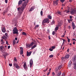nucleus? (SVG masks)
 I'll use <instances>...</instances> for the list:
<instances>
[{
  "label": "nucleus",
  "instance_id": "nucleus-7",
  "mask_svg": "<svg viewBox=\"0 0 76 76\" xmlns=\"http://www.w3.org/2000/svg\"><path fill=\"white\" fill-rule=\"evenodd\" d=\"M33 65V61L32 59H31L30 61V67H32V66Z\"/></svg>",
  "mask_w": 76,
  "mask_h": 76
},
{
  "label": "nucleus",
  "instance_id": "nucleus-2",
  "mask_svg": "<svg viewBox=\"0 0 76 76\" xmlns=\"http://www.w3.org/2000/svg\"><path fill=\"white\" fill-rule=\"evenodd\" d=\"M72 61H73V65H74V69L76 70V57H75L72 58Z\"/></svg>",
  "mask_w": 76,
  "mask_h": 76
},
{
  "label": "nucleus",
  "instance_id": "nucleus-5",
  "mask_svg": "<svg viewBox=\"0 0 76 76\" xmlns=\"http://www.w3.org/2000/svg\"><path fill=\"white\" fill-rule=\"evenodd\" d=\"M6 50V49L3 46H1L0 47V50L1 51H4Z\"/></svg>",
  "mask_w": 76,
  "mask_h": 76
},
{
  "label": "nucleus",
  "instance_id": "nucleus-26",
  "mask_svg": "<svg viewBox=\"0 0 76 76\" xmlns=\"http://www.w3.org/2000/svg\"><path fill=\"white\" fill-rule=\"evenodd\" d=\"M1 44H4V41H3V39H1Z\"/></svg>",
  "mask_w": 76,
  "mask_h": 76
},
{
  "label": "nucleus",
  "instance_id": "nucleus-29",
  "mask_svg": "<svg viewBox=\"0 0 76 76\" xmlns=\"http://www.w3.org/2000/svg\"><path fill=\"white\" fill-rule=\"evenodd\" d=\"M34 42H32L30 44V47H31V46H32V45H34Z\"/></svg>",
  "mask_w": 76,
  "mask_h": 76
},
{
  "label": "nucleus",
  "instance_id": "nucleus-28",
  "mask_svg": "<svg viewBox=\"0 0 76 76\" xmlns=\"http://www.w3.org/2000/svg\"><path fill=\"white\" fill-rule=\"evenodd\" d=\"M16 43V41L15 40H13V45H14L15 43Z\"/></svg>",
  "mask_w": 76,
  "mask_h": 76
},
{
  "label": "nucleus",
  "instance_id": "nucleus-3",
  "mask_svg": "<svg viewBox=\"0 0 76 76\" xmlns=\"http://www.w3.org/2000/svg\"><path fill=\"white\" fill-rule=\"evenodd\" d=\"M13 33L14 34H18L19 33H18V30L17 29L16 27H15L13 29Z\"/></svg>",
  "mask_w": 76,
  "mask_h": 76
},
{
  "label": "nucleus",
  "instance_id": "nucleus-43",
  "mask_svg": "<svg viewBox=\"0 0 76 76\" xmlns=\"http://www.w3.org/2000/svg\"><path fill=\"white\" fill-rule=\"evenodd\" d=\"M14 60L15 61H17V59L16 58H15Z\"/></svg>",
  "mask_w": 76,
  "mask_h": 76
},
{
  "label": "nucleus",
  "instance_id": "nucleus-41",
  "mask_svg": "<svg viewBox=\"0 0 76 76\" xmlns=\"http://www.w3.org/2000/svg\"><path fill=\"white\" fill-rule=\"evenodd\" d=\"M49 50H50V51H53V50L51 48H50L49 49Z\"/></svg>",
  "mask_w": 76,
  "mask_h": 76
},
{
  "label": "nucleus",
  "instance_id": "nucleus-14",
  "mask_svg": "<svg viewBox=\"0 0 76 76\" xmlns=\"http://www.w3.org/2000/svg\"><path fill=\"white\" fill-rule=\"evenodd\" d=\"M72 64V61H70L68 64V67H70Z\"/></svg>",
  "mask_w": 76,
  "mask_h": 76
},
{
  "label": "nucleus",
  "instance_id": "nucleus-56",
  "mask_svg": "<svg viewBox=\"0 0 76 76\" xmlns=\"http://www.w3.org/2000/svg\"><path fill=\"white\" fill-rule=\"evenodd\" d=\"M73 44H75V41H74L73 42Z\"/></svg>",
  "mask_w": 76,
  "mask_h": 76
},
{
  "label": "nucleus",
  "instance_id": "nucleus-38",
  "mask_svg": "<svg viewBox=\"0 0 76 76\" xmlns=\"http://www.w3.org/2000/svg\"><path fill=\"white\" fill-rule=\"evenodd\" d=\"M58 13L60 15H61V12H58Z\"/></svg>",
  "mask_w": 76,
  "mask_h": 76
},
{
  "label": "nucleus",
  "instance_id": "nucleus-58",
  "mask_svg": "<svg viewBox=\"0 0 76 76\" xmlns=\"http://www.w3.org/2000/svg\"><path fill=\"white\" fill-rule=\"evenodd\" d=\"M9 55V54H8V53H6V56H8Z\"/></svg>",
  "mask_w": 76,
  "mask_h": 76
},
{
  "label": "nucleus",
  "instance_id": "nucleus-50",
  "mask_svg": "<svg viewBox=\"0 0 76 76\" xmlns=\"http://www.w3.org/2000/svg\"><path fill=\"white\" fill-rule=\"evenodd\" d=\"M5 2L6 3H7V0H5Z\"/></svg>",
  "mask_w": 76,
  "mask_h": 76
},
{
  "label": "nucleus",
  "instance_id": "nucleus-33",
  "mask_svg": "<svg viewBox=\"0 0 76 76\" xmlns=\"http://www.w3.org/2000/svg\"><path fill=\"white\" fill-rule=\"evenodd\" d=\"M48 18H49V19H51V18H52V17L51 16H50V15H49L48 16Z\"/></svg>",
  "mask_w": 76,
  "mask_h": 76
},
{
  "label": "nucleus",
  "instance_id": "nucleus-60",
  "mask_svg": "<svg viewBox=\"0 0 76 76\" xmlns=\"http://www.w3.org/2000/svg\"><path fill=\"white\" fill-rule=\"evenodd\" d=\"M47 70H48V69H45V70H44V71H45V72H46V71H47Z\"/></svg>",
  "mask_w": 76,
  "mask_h": 76
},
{
  "label": "nucleus",
  "instance_id": "nucleus-16",
  "mask_svg": "<svg viewBox=\"0 0 76 76\" xmlns=\"http://www.w3.org/2000/svg\"><path fill=\"white\" fill-rule=\"evenodd\" d=\"M26 48H29V47H31L30 44H27L26 45Z\"/></svg>",
  "mask_w": 76,
  "mask_h": 76
},
{
  "label": "nucleus",
  "instance_id": "nucleus-34",
  "mask_svg": "<svg viewBox=\"0 0 76 76\" xmlns=\"http://www.w3.org/2000/svg\"><path fill=\"white\" fill-rule=\"evenodd\" d=\"M58 27H56L55 28V30H56V31H57V30H58Z\"/></svg>",
  "mask_w": 76,
  "mask_h": 76
},
{
  "label": "nucleus",
  "instance_id": "nucleus-22",
  "mask_svg": "<svg viewBox=\"0 0 76 76\" xmlns=\"http://www.w3.org/2000/svg\"><path fill=\"white\" fill-rule=\"evenodd\" d=\"M69 57H70V55L69 54L66 55L65 56V57L66 58H68Z\"/></svg>",
  "mask_w": 76,
  "mask_h": 76
},
{
  "label": "nucleus",
  "instance_id": "nucleus-59",
  "mask_svg": "<svg viewBox=\"0 0 76 76\" xmlns=\"http://www.w3.org/2000/svg\"><path fill=\"white\" fill-rule=\"evenodd\" d=\"M15 40H18V38H17V37L15 38Z\"/></svg>",
  "mask_w": 76,
  "mask_h": 76
},
{
  "label": "nucleus",
  "instance_id": "nucleus-47",
  "mask_svg": "<svg viewBox=\"0 0 76 76\" xmlns=\"http://www.w3.org/2000/svg\"><path fill=\"white\" fill-rule=\"evenodd\" d=\"M5 36L7 37V33H6L5 34Z\"/></svg>",
  "mask_w": 76,
  "mask_h": 76
},
{
  "label": "nucleus",
  "instance_id": "nucleus-51",
  "mask_svg": "<svg viewBox=\"0 0 76 76\" xmlns=\"http://www.w3.org/2000/svg\"><path fill=\"white\" fill-rule=\"evenodd\" d=\"M68 22H69V23H70V20H68Z\"/></svg>",
  "mask_w": 76,
  "mask_h": 76
},
{
  "label": "nucleus",
  "instance_id": "nucleus-23",
  "mask_svg": "<svg viewBox=\"0 0 76 76\" xmlns=\"http://www.w3.org/2000/svg\"><path fill=\"white\" fill-rule=\"evenodd\" d=\"M31 54V52H30L29 53H27V56H29Z\"/></svg>",
  "mask_w": 76,
  "mask_h": 76
},
{
  "label": "nucleus",
  "instance_id": "nucleus-15",
  "mask_svg": "<svg viewBox=\"0 0 76 76\" xmlns=\"http://www.w3.org/2000/svg\"><path fill=\"white\" fill-rule=\"evenodd\" d=\"M34 9V7H31L30 10H29V12H31V11H32V10H33Z\"/></svg>",
  "mask_w": 76,
  "mask_h": 76
},
{
  "label": "nucleus",
  "instance_id": "nucleus-37",
  "mask_svg": "<svg viewBox=\"0 0 76 76\" xmlns=\"http://www.w3.org/2000/svg\"><path fill=\"white\" fill-rule=\"evenodd\" d=\"M65 0H60V1L61 3H64Z\"/></svg>",
  "mask_w": 76,
  "mask_h": 76
},
{
  "label": "nucleus",
  "instance_id": "nucleus-62",
  "mask_svg": "<svg viewBox=\"0 0 76 76\" xmlns=\"http://www.w3.org/2000/svg\"><path fill=\"white\" fill-rule=\"evenodd\" d=\"M68 28H69V29H70V26H68Z\"/></svg>",
  "mask_w": 76,
  "mask_h": 76
},
{
  "label": "nucleus",
  "instance_id": "nucleus-17",
  "mask_svg": "<svg viewBox=\"0 0 76 76\" xmlns=\"http://www.w3.org/2000/svg\"><path fill=\"white\" fill-rule=\"evenodd\" d=\"M50 22L52 25H53V24H54V23H55V21H54V20H52L50 21Z\"/></svg>",
  "mask_w": 76,
  "mask_h": 76
},
{
  "label": "nucleus",
  "instance_id": "nucleus-42",
  "mask_svg": "<svg viewBox=\"0 0 76 76\" xmlns=\"http://www.w3.org/2000/svg\"><path fill=\"white\" fill-rule=\"evenodd\" d=\"M52 75H53V76H54V75H55V73H54V72H53Z\"/></svg>",
  "mask_w": 76,
  "mask_h": 76
},
{
  "label": "nucleus",
  "instance_id": "nucleus-1",
  "mask_svg": "<svg viewBox=\"0 0 76 76\" xmlns=\"http://www.w3.org/2000/svg\"><path fill=\"white\" fill-rule=\"evenodd\" d=\"M28 3V2H24L22 5V6L21 7H19L18 8V11H19V13L20 14H21L23 12V11L24 10L26 4Z\"/></svg>",
  "mask_w": 76,
  "mask_h": 76
},
{
  "label": "nucleus",
  "instance_id": "nucleus-53",
  "mask_svg": "<svg viewBox=\"0 0 76 76\" xmlns=\"http://www.w3.org/2000/svg\"><path fill=\"white\" fill-rule=\"evenodd\" d=\"M69 18H70L71 19H72V18H73V16H70V17H69Z\"/></svg>",
  "mask_w": 76,
  "mask_h": 76
},
{
  "label": "nucleus",
  "instance_id": "nucleus-25",
  "mask_svg": "<svg viewBox=\"0 0 76 76\" xmlns=\"http://www.w3.org/2000/svg\"><path fill=\"white\" fill-rule=\"evenodd\" d=\"M57 67H58V69L59 70H60L61 67H62V65H60L59 66Z\"/></svg>",
  "mask_w": 76,
  "mask_h": 76
},
{
  "label": "nucleus",
  "instance_id": "nucleus-40",
  "mask_svg": "<svg viewBox=\"0 0 76 76\" xmlns=\"http://www.w3.org/2000/svg\"><path fill=\"white\" fill-rule=\"evenodd\" d=\"M65 12H66V13H69V11H65Z\"/></svg>",
  "mask_w": 76,
  "mask_h": 76
},
{
  "label": "nucleus",
  "instance_id": "nucleus-49",
  "mask_svg": "<svg viewBox=\"0 0 76 76\" xmlns=\"http://www.w3.org/2000/svg\"><path fill=\"white\" fill-rule=\"evenodd\" d=\"M68 42H70V39H68Z\"/></svg>",
  "mask_w": 76,
  "mask_h": 76
},
{
  "label": "nucleus",
  "instance_id": "nucleus-46",
  "mask_svg": "<svg viewBox=\"0 0 76 76\" xmlns=\"http://www.w3.org/2000/svg\"><path fill=\"white\" fill-rule=\"evenodd\" d=\"M62 40H63V44H64V42H65L66 41H65L64 40V39H62Z\"/></svg>",
  "mask_w": 76,
  "mask_h": 76
},
{
  "label": "nucleus",
  "instance_id": "nucleus-44",
  "mask_svg": "<svg viewBox=\"0 0 76 76\" xmlns=\"http://www.w3.org/2000/svg\"><path fill=\"white\" fill-rule=\"evenodd\" d=\"M6 43L7 45H9V43H8V42L7 41H6Z\"/></svg>",
  "mask_w": 76,
  "mask_h": 76
},
{
  "label": "nucleus",
  "instance_id": "nucleus-10",
  "mask_svg": "<svg viewBox=\"0 0 76 76\" xmlns=\"http://www.w3.org/2000/svg\"><path fill=\"white\" fill-rule=\"evenodd\" d=\"M23 67L25 69H28V67L26 66V62H25L24 64Z\"/></svg>",
  "mask_w": 76,
  "mask_h": 76
},
{
  "label": "nucleus",
  "instance_id": "nucleus-45",
  "mask_svg": "<svg viewBox=\"0 0 76 76\" xmlns=\"http://www.w3.org/2000/svg\"><path fill=\"white\" fill-rule=\"evenodd\" d=\"M52 48L53 49H54V48H55V47H54V46H52Z\"/></svg>",
  "mask_w": 76,
  "mask_h": 76
},
{
  "label": "nucleus",
  "instance_id": "nucleus-21",
  "mask_svg": "<svg viewBox=\"0 0 76 76\" xmlns=\"http://www.w3.org/2000/svg\"><path fill=\"white\" fill-rule=\"evenodd\" d=\"M22 3V1L20 0L18 2V4H21Z\"/></svg>",
  "mask_w": 76,
  "mask_h": 76
},
{
  "label": "nucleus",
  "instance_id": "nucleus-4",
  "mask_svg": "<svg viewBox=\"0 0 76 76\" xmlns=\"http://www.w3.org/2000/svg\"><path fill=\"white\" fill-rule=\"evenodd\" d=\"M49 22H50L49 20H48V19L46 18H45L43 20V21L42 22V24H44L45 23H48Z\"/></svg>",
  "mask_w": 76,
  "mask_h": 76
},
{
  "label": "nucleus",
  "instance_id": "nucleus-36",
  "mask_svg": "<svg viewBox=\"0 0 76 76\" xmlns=\"http://www.w3.org/2000/svg\"><path fill=\"white\" fill-rule=\"evenodd\" d=\"M40 14H41V16H42V15H43V14H42V11H41Z\"/></svg>",
  "mask_w": 76,
  "mask_h": 76
},
{
  "label": "nucleus",
  "instance_id": "nucleus-8",
  "mask_svg": "<svg viewBox=\"0 0 76 76\" xmlns=\"http://www.w3.org/2000/svg\"><path fill=\"white\" fill-rule=\"evenodd\" d=\"M70 13L71 15H73L76 13V10H71Z\"/></svg>",
  "mask_w": 76,
  "mask_h": 76
},
{
  "label": "nucleus",
  "instance_id": "nucleus-48",
  "mask_svg": "<svg viewBox=\"0 0 76 76\" xmlns=\"http://www.w3.org/2000/svg\"><path fill=\"white\" fill-rule=\"evenodd\" d=\"M9 65L10 66H12V64H9Z\"/></svg>",
  "mask_w": 76,
  "mask_h": 76
},
{
  "label": "nucleus",
  "instance_id": "nucleus-27",
  "mask_svg": "<svg viewBox=\"0 0 76 76\" xmlns=\"http://www.w3.org/2000/svg\"><path fill=\"white\" fill-rule=\"evenodd\" d=\"M37 47V45H34L31 47V49H34V48H35Z\"/></svg>",
  "mask_w": 76,
  "mask_h": 76
},
{
  "label": "nucleus",
  "instance_id": "nucleus-13",
  "mask_svg": "<svg viewBox=\"0 0 76 76\" xmlns=\"http://www.w3.org/2000/svg\"><path fill=\"white\" fill-rule=\"evenodd\" d=\"M2 38L4 39V40H6L7 39V37H6L4 35L3 37H2Z\"/></svg>",
  "mask_w": 76,
  "mask_h": 76
},
{
  "label": "nucleus",
  "instance_id": "nucleus-35",
  "mask_svg": "<svg viewBox=\"0 0 76 76\" xmlns=\"http://www.w3.org/2000/svg\"><path fill=\"white\" fill-rule=\"evenodd\" d=\"M52 34L53 35H55V31H53V32Z\"/></svg>",
  "mask_w": 76,
  "mask_h": 76
},
{
  "label": "nucleus",
  "instance_id": "nucleus-18",
  "mask_svg": "<svg viewBox=\"0 0 76 76\" xmlns=\"http://www.w3.org/2000/svg\"><path fill=\"white\" fill-rule=\"evenodd\" d=\"M62 25V22H58V26H61Z\"/></svg>",
  "mask_w": 76,
  "mask_h": 76
},
{
  "label": "nucleus",
  "instance_id": "nucleus-20",
  "mask_svg": "<svg viewBox=\"0 0 76 76\" xmlns=\"http://www.w3.org/2000/svg\"><path fill=\"white\" fill-rule=\"evenodd\" d=\"M57 1H53V4H58V3H57Z\"/></svg>",
  "mask_w": 76,
  "mask_h": 76
},
{
  "label": "nucleus",
  "instance_id": "nucleus-54",
  "mask_svg": "<svg viewBox=\"0 0 76 76\" xmlns=\"http://www.w3.org/2000/svg\"><path fill=\"white\" fill-rule=\"evenodd\" d=\"M10 48V46H8V48L9 49V48Z\"/></svg>",
  "mask_w": 76,
  "mask_h": 76
},
{
  "label": "nucleus",
  "instance_id": "nucleus-6",
  "mask_svg": "<svg viewBox=\"0 0 76 76\" xmlns=\"http://www.w3.org/2000/svg\"><path fill=\"white\" fill-rule=\"evenodd\" d=\"M13 65L16 69H19V67H20L19 66H18V64L15 63H14Z\"/></svg>",
  "mask_w": 76,
  "mask_h": 76
},
{
  "label": "nucleus",
  "instance_id": "nucleus-12",
  "mask_svg": "<svg viewBox=\"0 0 76 76\" xmlns=\"http://www.w3.org/2000/svg\"><path fill=\"white\" fill-rule=\"evenodd\" d=\"M20 52H21L20 53L21 54H23V48H22V47H20Z\"/></svg>",
  "mask_w": 76,
  "mask_h": 76
},
{
  "label": "nucleus",
  "instance_id": "nucleus-11",
  "mask_svg": "<svg viewBox=\"0 0 76 76\" xmlns=\"http://www.w3.org/2000/svg\"><path fill=\"white\" fill-rule=\"evenodd\" d=\"M72 26L73 29H75V28H76V26H75L73 22H72Z\"/></svg>",
  "mask_w": 76,
  "mask_h": 76
},
{
  "label": "nucleus",
  "instance_id": "nucleus-31",
  "mask_svg": "<svg viewBox=\"0 0 76 76\" xmlns=\"http://www.w3.org/2000/svg\"><path fill=\"white\" fill-rule=\"evenodd\" d=\"M39 27V25H37L35 26V28H38Z\"/></svg>",
  "mask_w": 76,
  "mask_h": 76
},
{
  "label": "nucleus",
  "instance_id": "nucleus-63",
  "mask_svg": "<svg viewBox=\"0 0 76 76\" xmlns=\"http://www.w3.org/2000/svg\"><path fill=\"white\" fill-rule=\"evenodd\" d=\"M67 51L68 52H69V49H68L67 50Z\"/></svg>",
  "mask_w": 76,
  "mask_h": 76
},
{
  "label": "nucleus",
  "instance_id": "nucleus-9",
  "mask_svg": "<svg viewBox=\"0 0 76 76\" xmlns=\"http://www.w3.org/2000/svg\"><path fill=\"white\" fill-rule=\"evenodd\" d=\"M1 30L4 33L5 32H6V29L4 27L3 28L2 27H1Z\"/></svg>",
  "mask_w": 76,
  "mask_h": 76
},
{
  "label": "nucleus",
  "instance_id": "nucleus-39",
  "mask_svg": "<svg viewBox=\"0 0 76 76\" xmlns=\"http://www.w3.org/2000/svg\"><path fill=\"white\" fill-rule=\"evenodd\" d=\"M50 72H49L48 73H47V76H48V75H50Z\"/></svg>",
  "mask_w": 76,
  "mask_h": 76
},
{
  "label": "nucleus",
  "instance_id": "nucleus-57",
  "mask_svg": "<svg viewBox=\"0 0 76 76\" xmlns=\"http://www.w3.org/2000/svg\"><path fill=\"white\" fill-rule=\"evenodd\" d=\"M65 75L64 73L62 74V76H65Z\"/></svg>",
  "mask_w": 76,
  "mask_h": 76
},
{
  "label": "nucleus",
  "instance_id": "nucleus-61",
  "mask_svg": "<svg viewBox=\"0 0 76 76\" xmlns=\"http://www.w3.org/2000/svg\"><path fill=\"white\" fill-rule=\"evenodd\" d=\"M63 59H64V58H61V59H62V61H63Z\"/></svg>",
  "mask_w": 76,
  "mask_h": 76
},
{
  "label": "nucleus",
  "instance_id": "nucleus-24",
  "mask_svg": "<svg viewBox=\"0 0 76 76\" xmlns=\"http://www.w3.org/2000/svg\"><path fill=\"white\" fill-rule=\"evenodd\" d=\"M58 70L59 69H58V67H56V73H58Z\"/></svg>",
  "mask_w": 76,
  "mask_h": 76
},
{
  "label": "nucleus",
  "instance_id": "nucleus-52",
  "mask_svg": "<svg viewBox=\"0 0 76 76\" xmlns=\"http://www.w3.org/2000/svg\"><path fill=\"white\" fill-rule=\"evenodd\" d=\"M48 38H49V39H51V37H50V36H49Z\"/></svg>",
  "mask_w": 76,
  "mask_h": 76
},
{
  "label": "nucleus",
  "instance_id": "nucleus-19",
  "mask_svg": "<svg viewBox=\"0 0 76 76\" xmlns=\"http://www.w3.org/2000/svg\"><path fill=\"white\" fill-rule=\"evenodd\" d=\"M61 72H60L58 73L57 75V76H60L61 75Z\"/></svg>",
  "mask_w": 76,
  "mask_h": 76
},
{
  "label": "nucleus",
  "instance_id": "nucleus-55",
  "mask_svg": "<svg viewBox=\"0 0 76 76\" xmlns=\"http://www.w3.org/2000/svg\"><path fill=\"white\" fill-rule=\"evenodd\" d=\"M72 41H75L76 40V39H75L73 38L72 39Z\"/></svg>",
  "mask_w": 76,
  "mask_h": 76
},
{
  "label": "nucleus",
  "instance_id": "nucleus-30",
  "mask_svg": "<svg viewBox=\"0 0 76 76\" xmlns=\"http://www.w3.org/2000/svg\"><path fill=\"white\" fill-rule=\"evenodd\" d=\"M22 34L23 35H26V33L25 32H23Z\"/></svg>",
  "mask_w": 76,
  "mask_h": 76
},
{
  "label": "nucleus",
  "instance_id": "nucleus-32",
  "mask_svg": "<svg viewBox=\"0 0 76 76\" xmlns=\"http://www.w3.org/2000/svg\"><path fill=\"white\" fill-rule=\"evenodd\" d=\"M53 56H54L53 55H51L49 56V57H50V58H52V57H53Z\"/></svg>",
  "mask_w": 76,
  "mask_h": 76
},
{
  "label": "nucleus",
  "instance_id": "nucleus-64",
  "mask_svg": "<svg viewBox=\"0 0 76 76\" xmlns=\"http://www.w3.org/2000/svg\"><path fill=\"white\" fill-rule=\"evenodd\" d=\"M70 20V21H72V19H70V20Z\"/></svg>",
  "mask_w": 76,
  "mask_h": 76
}]
</instances>
